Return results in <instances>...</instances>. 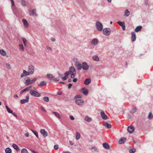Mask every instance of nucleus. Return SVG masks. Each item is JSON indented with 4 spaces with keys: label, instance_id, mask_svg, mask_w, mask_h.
<instances>
[{
    "label": "nucleus",
    "instance_id": "nucleus-12",
    "mask_svg": "<svg viewBox=\"0 0 153 153\" xmlns=\"http://www.w3.org/2000/svg\"><path fill=\"white\" fill-rule=\"evenodd\" d=\"M117 23L122 27L123 30H125L126 29L125 23L124 22H122L120 21H118Z\"/></svg>",
    "mask_w": 153,
    "mask_h": 153
},
{
    "label": "nucleus",
    "instance_id": "nucleus-10",
    "mask_svg": "<svg viewBox=\"0 0 153 153\" xmlns=\"http://www.w3.org/2000/svg\"><path fill=\"white\" fill-rule=\"evenodd\" d=\"M30 74V73L28 71H27L25 70H23V73L21 75V77H23L25 76L29 75Z\"/></svg>",
    "mask_w": 153,
    "mask_h": 153
},
{
    "label": "nucleus",
    "instance_id": "nucleus-24",
    "mask_svg": "<svg viewBox=\"0 0 153 153\" xmlns=\"http://www.w3.org/2000/svg\"><path fill=\"white\" fill-rule=\"evenodd\" d=\"M93 59L96 61L98 62L99 61V57L97 55H94L92 56Z\"/></svg>",
    "mask_w": 153,
    "mask_h": 153
},
{
    "label": "nucleus",
    "instance_id": "nucleus-61",
    "mask_svg": "<svg viewBox=\"0 0 153 153\" xmlns=\"http://www.w3.org/2000/svg\"><path fill=\"white\" fill-rule=\"evenodd\" d=\"M25 92V91H24V89L22 90L20 92V94H23V92Z\"/></svg>",
    "mask_w": 153,
    "mask_h": 153
},
{
    "label": "nucleus",
    "instance_id": "nucleus-9",
    "mask_svg": "<svg viewBox=\"0 0 153 153\" xmlns=\"http://www.w3.org/2000/svg\"><path fill=\"white\" fill-rule=\"evenodd\" d=\"M127 130L130 133H132L134 132V128L133 126H130L128 127Z\"/></svg>",
    "mask_w": 153,
    "mask_h": 153
},
{
    "label": "nucleus",
    "instance_id": "nucleus-26",
    "mask_svg": "<svg viewBox=\"0 0 153 153\" xmlns=\"http://www.w3.org/2000/svg\"><path fill=\"white\" fill-rule=\"evenodd\" d=\"M126 140V139L124 138H121L119 140V143L120 144L124 143Z\"/></svg>",
    "mask_w": 153,
    "mask_h": 153
},
{
    "label": "nucleus",
    "instance_id": "nucleus-45",
    "mask_svg": "<svg viewBox=\"0 0 153 153\" xmlns=\"http://www.w3.org/2000/svg\"><path fill=\"white\" fill-rule=\"evenodd\" d=\"M32 131L34 133V134L36 135V137L38 138V134L37 132H36L33 130H32Z\"/></svg>",
    "mask_w": 153,
    "mask_h": 153
},
{
    "label": "nucleus",
    "instance_id": "nucleus-49",
    "mask_svg": "<svg viewBox=\"0 0 153 153\" xmlns=\"http://www.w3.org/2000/svg\"><path fill=\"white\" fill-rule=\"evenodd\" d=\"M54 148L56 150L58 149L59 148V145H56L54 146Z\"/></svg>",
    "mask_w": 153,
    "mask_h": 153
},
{
    "label": "nucleus",
    "instance_id": "nucleus-11",
    "mask_svg": "<svg viewBox=\"0 0 153 153\" xmlns=\"http://www.w3.org/2000/svg\"><path fill=\"white\" fill-rule=\"evenodd\" d=\"M75 102L76 104L79 105H82L84 104V101L82 100L78 99Z\"/></svg>",
    "mask_w": 153,
    "mask_h": 153
},
{
    "label": "nucleus",
    "instance_id": "nucleus-23",
    "mask_svg": "<svg viewBox=\"0 0 153 153\" xmlns=\"http://www.w3.org/2000/svg\"><path fill=\"white\" fill-rule=\"evenodd\" d=\"M142 27L141 26H139L137 27L136 28L134 29V31L136 32H138L141 30Z\"/></svg>",
    "mask_w": 153,
    "mask_h": 153
},
{
    "label": "nucleus",
    "instance_id": "nucleus-29",
    "mask_svg": "<svg viewBox=\"0 0 153 153\" xmlns=\"http://www.w3.org/2000/svg\"><path fill=\"white\" fill-rule=\"evenodd\" d=\"M0 53L3 56H5L6 55V53L5 51L3 49L0 50Z\"/></svg>",
    "mask_w": 153,
    "mask_h": 153
},
{
    "label": "nucleus",
    "instance_id": "nucleus-32",
    "mask_svg": "<svg viewBox=\"0 0 153 153\" xmlns=\"http://www.w3.org/2000/svg\"><path fill=\"white\" fill-rule=\"evenodd\" d=\"M52 112L57 117H58L59 119H60L61 117L60 116V114L57 112L54 111H52Z\"/></svg>",
    "mask_w": 153,
    "mask_h": 153
},
{
    "label": "nucleus",
    "instance_id": "nucleus-22",
    "mask_svg": "<svg viewBox=\"0 0 153 153\" xmlns=\"http://www.w3.org/2000/svg\"><path fill=\"white\" fill-rule=\"evenodd\" d=\"M12 146L17 152H19L20 151V150L19 149L16 144H12Z\"/></svg>",
    "mask_w": 153,
    "mask_h": 153
},
{
    "label": "nucleus",
    "instance_id": "nucleus-55",
    "mask_svg": "<svg viewBox=\"0 0 153 153\" xmlns=\"http://www.w3.org/2000/svg\"><path fill=\"white\" fill-rule=\"evenodd\" d=\"M25 137H27L29 136V135L28 133H26L25 134Z\"/></svg>",
    "mask_w": 153,
    "mask_h": 153
},
{
    "label": "nucleus",
    "instance_id": "nucleus-14",
    "mask_svg": "<svg viewBox=\"0 0 153 153\" xmlns=\"http://www.w3.org/2000/svg\"><path fill=\"white\" fill-rule=\"evenodd\" d=\"M81 91L82 93L85 95H87L88 94V90L85 88H83L81 89Z\"/></svg>",
    "mask_w": 153,
    "mask_h": 153
},
{
    "label": "nucleus",
    "instance_id": "nucleus-21",
    "mask_svg": "<svg viewBox=\"0 0 153 153\" xmlns=\"http://www.w3.org/2000/svg\"><path fill=\"white\" fill-rule=\"evenodd\" d=\"M91 80L90 78L86 79L84 81V84L86 85H88L90 83H91Z\"/></svg>",
    "mask_w": 153,
    "mask_h": 153
},
{
    "label": "nucleus",
    "instance_id": "nucleus-41",
    "mask_svg": "<svg viewBox=\"0 0 153 153\" xmlns=\"http://www.w3.org/2000/svg\"><path fill=\"white\" fill-rule=\"evenodd\" d=\"M21 4L22 6H25L26 5V2L24 0H22Z\"/></svg>",
    "mask_w": 153,
    "mask_h": 153
},
{
    "label": "nucleus",
    "instance_id": "nucleus-7",
    "mask_svg": "<svg viewBox=\"0 0 153 153\" xmlns=\"http://www.w3.org/2000/svg\"><path fill=\"white\" fill-rule=\"evenodd\" d=\"M82 68L83 70H87L88 69L89 66L87 65L86 62H83L82 63Z\"/></svg>",
    "mask_w": 153,
    "mask_h": 153
},
{
    "label": "nucleus",
    "instance_id": "nucleus-38",
    "mask_svg": "<svg viewBox=\"0 0 153 153\" xmlns=\"http://www.w3.org/2000/svg\"><path fill=\"white\" fill-rule=\"evenodd\" d=\"M21 153H28V152L26 149L23 148L21 150Z\"/></svg>",
    "mask_w": 153,
    "mask_h": 153
},
{
    "label": "nucleus",
    "instance_id": "nucleus-43",
    "mask_svg": "<svg viewBox=\"0 0 153 153\" xmlns=\"http://www.w3.org/2000/svg\"><path fill=\"white\" fill-rule=\"evenodd\" d=\"M43 99L44 101L46 102H48L49 101V99L48 97H44L43 98Z\"/></svg>",
    "mask_w": 153,
    "mask_h": 153
},
{
    "label": "nucleus",
    "instance_id": "nucleus-16",
    "mask_svg": "<svg viewBox=\"0 0 153 153\" xmlns=\"http://www.w3.org/2000/svg\"><path fill=\"white\" fill-rule=\"evenodd\" d=\"M40 133L42 134L43 135V136L45 137H46L48 135L47 132L45 131V130L44 129H41Z\"/></svg>",
    "mask_w": 153,
    "mask_h": 153
},
{
    "label": "nucleus",
    "instance_id": "nucleus-5",
    "mask_svg": "<svg viewBox=\"0 0 153 153\" xmlns=\"http://www.w3.org/2000/svg\"><path fill=\"white\" fill-rule=\"evenodd\" d=\"M111 30L110 28H106L103 30V33L104 35L108 36L110 33Z\"/></svg>",
    "mask_w": 153,
    "mask_h": 153
},
{
    "label": "nucleus",
    "instance_id": "nucleus-59",
    "mask_svg": "<svg viewBox=\"0 0 153 153\" xmlns=\"http://www.w3.org/2000/svg\"><path fill=\"white\" fill-rule=\"evenodd\" d=\"M51 40L52 41V42H54L55 40V39L53 38H51Z\"/></svg>",
    "mask_w": 153,
    "mask_h": 153
},
{
    "label": "nucleus",
    "instance_id": "nucleus-54",
    "mask_svg": "<svg viewBox=\"0 0 153 153\" xmlns=\"http://www.w3.org/2000/svg\"><path fill=\"white\" fill-rule=\"evenodd\" d=\"M62 78L63 80L64 81L67 79V77L65 76L64 77H62Z\"/></svg>",
    "mask_w": 153,
    "mask_h": 153
},
{
    "label": "nucleus",
    "instance_id": "nucleus-44",
    "mask_svg": "<svg viewBox=\"0 0 153 153\" xmlns=\"http://www.w3.org/2000/svg\"><path fill=\"white\" fill-rule=\"evenodd\" d=\"M31 86H30L28 87L25 88L24 89V91H25V92L26 91H28L30 90V89L31 88Z\"/></svg>",
    "mask_w": 153,
    "mask_h": 153
},
{
    "label": "nucleus",
    "instance_id": "nucleus-35",
    "mask_svg": "<svg viewBox=\"0 0 153 153\" xmlns=\"http://www.w3.org/2000/svg\"><path fill=\"white\" fill-rule=\"evenodd\" d=\"M5 152L6 153H11L12 151L10 148H7L5 149Z\"/></svg>",
    "mask_w": 153,
    "mask_h": 153
},
{
    "label": "nucleus",
    "instance_id": "nucleus-18",
    "mask_svg": "<svg viewBox=\"0 0 153 153\" xmlns=\"http://www.w3.org/2000/svg\"><path fill=\"white\" fill-rule=\"evenodd\" d=\"M102 145L103 147L106 149H109L110 148V147L109 144L107 143H103Z\"/></svg>",
    "mask_w": 153,
    "mask_h": 153
},
{
    "label": "nucleus",
    "instance_id": "nucleus-53",
    "mask_svg": "<svg viewBox=\"0 0 153 153\" xmlns=\"http://www.w3.org/2000/svg\"><path fill=\"white\" fill-rule=\"evenodd\" d=\"M69 118L71 120H74V117L72 116H70L69 117Z\"/></svg>",
    "mask_w": 153,
    "mask_h": 153
},
{
    "label": "nucleus",
    "instance_id": "nucleus-52",
    "mask_svg": "<svg viewBox=\"0 0 153 153\" xmlns=\"http://www.w3.org/2000/svg\"><path fill=\"white\" fill-rule=\"evenodd\" d=\"M10 1L11 2L12 6V7L14 6V1H13V0H10Z\"/></svg>",
    "mask_w": 153,
    "mask_h": 153
},
{
    "label": "nucleus",
    "instance_id": "nucleus-20",
    "mask_svg": "<svg viewBox=\"0 0 153 153\" xmlns=\"http://www.w3.org/2000/svg\"><path fill=\"white\" fill-rule=\"evenodd\" d=\"M22 21L24 23V27L25 28H27L28 27L29 25L26 19H23L22 20Z\"/></svg>",
    "mask_w": 153,
    "mask_h": 153
},
{
    "label": "nucleus",
    "instance_id": "nucleus-34",
    "mask_svg": "<svg viewBox=\"0 0 153 153\" xmlns=\"http://www.w3.org/2000/svg\"><path fill=\"white\" fill-rule=\"evenodd\" d=\"M22 40L24 46H27L26 43L27 42L26 39L25 38L23 37L22 38Z\"/></svg>",
    "mask_w": 153,
    "mask_h": 153
},
{
    "label": "nucleus",
    "instance_id": "nucleus-62",
    "mask_svg": "<svg viewBox=\"0 0 153 153\" xmlns=\"http://www.w3.org/2000/svg\"><path fill=\"white\" fill-rule=\"evenodd\" d=\"M13 97H14V98H18V96L16 94Z\"/></svg>",
    "mask_w": 153,
    "mask_h": 153
},
{
    "label": "nucleus",
    "instance_id": "nucleus-6",
    "mask_svg": "<svg viewBox=\"0 0 153 153\" xmlns=\"http://www.w3.org/2000/svg\"><path fill=\"white\" fill-rule=\"evenodd\" d=\"M28 71L31 74H33L34 71V67L32 65H30L29 66Z\"/></svg>",
    "mask_w": 153,
    "mask_h": 153
},
{
    "label": "nucleus",
    "instance_id": "nucleus-1",
    "mask_svg": "<svg viewBox=\"0 0 153 153\" xmlns=\"http://www.w3.org/2000/svg\"><path fill=\"white\" fill-rule=\"evenodd\" d=\"M37 79L35 78L32 80H30L29 77H27V79L25 82V84L27 86L35 82Z\"/></svg>",
    "mask_w": 153,
    "mask_h": 153
},
{
    "label": "nucleus",
    "instance_id": "nucleus-46",
    "mask_svg": "<svg viewBox=\"0 0 153 153\" xmlns=\"http://www.w3.org/2000/svg\"><path fill=\"white\" fill-rule=\"evenodd\" d=\"M59 80V77H57L56 78H54L53 79V81L55 82L58 81Z\"/></svg>",
    "mask_w": 153,
    "mask_h": 153
},
{
    "label": "nucleus",
    "instance_id": "nucleus-33",
    "mask_svg": "<svg viewBox=\"0 0 153 153\" xmlns=\"http://www.w3.org/2000/svg\"><path fill=\"white\" fill-rule=\"evenodd\" d=\"M76 139L77 140H79L80 137V135L78 132H76Z\"/></svg>",
    "mask_w": 153,
    "mask_h": 153
},
{
    "label": "nucleus",
    "instance_id": "nucleus-4",
    "mask_svg": "<svg viewBox=\"0 0 153 153\" xmlns=\"http://www.w3.org/2000/svg\"><path fill=\"white\" fill-rule=\"evenodd\" d=\"M97 29L99 31H101L103 29L102 24L100 22H97L96 24Z\"/></svg>",
    "mask_w": 153,
    "mask_h": 153
},
{
    "label": "nucleus",
    "instance_id": "nucleus-15",
    "mask_svg": "<svg viewBox=\"0 0 153 153\" xmlns=\"http://www.w3.org/2000/svg\"><path fill=\"white\" fill-rule=\"evenodd\" d=\"M98 39L97 38H94L92 40L91 44L93 45H96L98 44Z\"/></svg>",
    "mask_w": 153,
    "mask_h": 153
},
{
    "label": "nucleus",
    "instance_id": "nucleus-13",
    "mask_svg": "<svg viewBox=\"0 0 153 153\" xmlns=\"http://www.w3.org/2000/svg\"><path fill=\"white\" fill-rule=\"evenodd\" d=\"M100 114L103 120H106L108 119V117L105 114L103 111H102L101 112Z\"/></svg>",
    "mask_w": 153,
    "mask_h": 153
},
{
    "label": "nucleus",
    "instance_id": "nucleus-56",
    "mask_svg": "<svg viewBox=\"0 0 153 153\" xmlns=\"http://www.w3.org/2000/svg\"><path fill=\"white\" fill-rule=\"evenodd\" d=\"M72 85L70 83L68 85V88L69 89L71 88V87L72 86Z\"/></svg>",
    "mask_w": 153,
    "mask_h": 153
},
{
    "label": "nucleus",
    "instance_id": "nucleus-57",
    "mask_svg": "<svg viewBox=\"0 0 153 153\" xmlns=\"http://www.w3.org/2000/svg\"><path fill=\"white\" fill-rule=\"evenodd\" d=\"M13 115L14 117H16V118H17V116L16 114L15 113H13L12 112V113H11Z\"/></svg>",
    "mask_w": 153,
    "mask_h": 153
},
{
    "label": "nucleus",
    "instance_id": "nucleus-40",
    "mask_svg": "<svg viewBox=\"0 0 153 153\" xmlns=\"http://www.w3.org/2000/svg\"><path fill=\"white\" fill-rule=\"evenodd\" d=\"M20 49L22 51H24V48L23 45L20 44L19 45Z\"/></svg>",
    "mask_w": 153,
    "mask_h": 153
},
{
    "label": "nucleus",
    "instance_id": "nucleus-25",
    "mask_svg": "<svg viewBox=\"0 0 153 153\" xmlns=\"http://www.w3.org/2000/svg\"><path fill=\"white\" fill-rule=\"evenodd\" d=\"M103 125L107 127V128H110L111 127V124H109L108 123L105 122L103 124Z\"/></svg>",
    "mask_w": 153,
    "mask_h": 153
},
{
    "label": "nucleus",
    "instance_id": "nucleus-64",
    "mask_svg": "<svg viewBox=\"0 0 153 153\" xmlns=\"http://www.w3.org/2000/svg\"><path fill=\"white\" fill-rule=\"evenodd\" d=\"M69 142H70V144H71V145H73L74 143H72V142H71V141H70Z\"/></svg>",
    "mask_w": 153,
    "mask_h": 153
},
{
    "label": "nucleus",
    "instance_id": "nucleus-60",
    "mask_svg": "<svg viewBox=\"0 0 153 153\" xmlns=\"http://www.w3.org/2000/svg\"><path fill=\"white\" fill-rule=\"evenodd\" d=\"M58 75H59V76L60 77H61V78H62V74H61L59 73H58Z\"/></svg>",
    "mask_w": 153,
    "mask_h": 153
},
{
    "label": "nucleus",
    "instance_id": "nucleus-2",
    "mask_svg": "<svg viewBox=\"0 0 153 153\" xmlns=\"http://www.w3.org/2000/svg\"><path fill=\"white\" fill-rule=\"evenodd\" d=\"M70 73L71 74V77L72 78H74L76 75V72L75 68L73 66L69 68Z\"/></svg>",
    "mask_w": 153,
    "mask_h": 153
},
{
    "label": "nucleus",
    "instance_id": "nucleus-31",
    "mask_svg": "<svg viewBox=\"0 0 153 153\" xmlns=\"http://www.w3.org/2000/svg\"><path fill=\"white\" fill-rule=\"evenodd\" d=\"M85 119L86 121L88 122H91L92 120L91 118L88 116L85 117Z\"/></svg>",
    "mask_w": 153,
    "mask_h": 153
},
{
    "label": "nucleus",
    "instance_id": "nucleus-17",
    "mask_svg": "<svg viewBox=\"0 0 153 153\" xmlns=\"http://www.w3.org/2000/svg\"><path fill=\"white\" fill-rule=\"evenodd\" d=\"M131 41L132 42H134L136 39V34L135 32H132L131 33Z\"/></svg>",
    "mask_w": 153,
    "mask_h": 153
},
{
    "label": "nucleus",
    "instance_id": "nucleus-36",
    "mask_svg": "<svg viewBox=\"0 0 153 153\" xmlns=\"http://www.w3.org/2000/svg\"><path fill=\"white\" fill-rule=\"evenodd\" d=\"M130 14V12L127 9L125 10V16H128Z\"/></svg>",
    "mask_w": 153,
    "mask_h": 153
},
{
    "label": "nucleus",
    "instance_id": "nucleus-47",
    "mask_svg": "<svg viewBox=\"0 0 153 153\" xmlns=\"http://www.w3.org/2000/svg\"><path fill=\"white\" fill-rule=\"evenodd\" d=\"M137 109L136 108H132L131 112L133 113H135L137 111Z\"/></svg>",
    "mask_w": 153,
    "mask_h": 153
},
{
    "label": "nucleus",
    "instance_id": "nucleus-30",
    "mask_svg": "<svg viewBox=\"0 0 153 153\" xmlns=\"http://www.w3.org/2000/svg\"><path fill=\"white\" fill-rule=\"evenodd\" d=\"M46 84V82L45 81H42L39 84V86L41 87L45 85Z\"/></svg>",
    "mask_w": 153,
    "mask_h": 153
},
{
    "label": "nucleus",
    "instance_id": "nucleus-58",
    "mask_svg": "<svg viewBox=\"0 0 153 153\" xmlns=\"http://www.w3.org/2000/svg\"><path fill=\"white\" fill-rule=\"evenodd\" d=\"M77 79L76 78H74L73 79V81L74 82H76L77 81Z\"/></svg>",
    "mask_w": 153,
    "mask_h": 153
},
{
    "label": "nucleus",
    "instance_id": "nucleus-3",
    "mask_svg": "<svg viewBox=\"0 0 153 153\" xmlns=\"http://www.w3.org/2000/svg\"><path fill=\"white\" fill-rule=\"evenodd\" d=\"M30 93L31 95L35 97H38L40 96V94L37 91L33 89L30 90Z\"/></svg>",
    "mask_w": 153,
    "mask_h": 153
},
{
    "label": "nucleus",
    "instance_id": "nucleus-27",
    "mask_svg": "<svg viewBox=\"0 0 153 153\" xmlns=\"http://www.w3.org/2000/svg\"><path fill=\"white\" fill-rule=\"evenodd\" d=\"M76 66L78 70H81L82 68V65L81 64L79 63H76Z\"/></svg>",
    "mask_w": 153,
    "mask_h": 153
},
{
    "label": "nucleus",
    "instance_id": "nucleus-8",
    "mask_svg": "<svg viewBox=\"0 0 153 153\" xmlns=\"http://www.w3.org/2000/svg\"><path fill=\"white\" fill-rule=\"evenodd\" d=\"M29 96L28 95H27V96H26V97L25 99H22L21 100L20 103L22 104H23L29 101Z\"/></svg>",
    "mask_w": 153,
    "mask_h": 153
},
{
    "label": "nucleus",
    "instance_id": "nucleus-39",
    "mask_svg": "<svg viewBox=\"0 0 153 153\" xmlns=\"http://www.w3.org/2000/svg\"><path fill=\"white\" fill-rule=\"evenodd\" d=\"M153 117V116L152 114V113L151 112H150L148 117V119L149 120H151L152 119Z\"/></svg>",
    "mask_w": 153,
    "mask_h": 153
},
{
    "label": "nucleus",
    "instance_id": "nucleus-42",
    "mask_svg": "<svg viewBox=\"0 0 153 153\" xmlns=\"http://www.w3.org/2000/svg\"><path fill=\"white\" fill-rule=\"evenodd\" d=\"M136 151V149L135 148L131 149L129 150V152L130 153H134Z\"/></svg>",
    "mask_w": 153,
    "mask_h": 153
},
{
    "label": "nucleus",
    "instance_id": "nucleus-63",
    "mask_svg": "<svg viewBox=\"0 0 153 153\" xmlns=\"http://www.w3.org/2000/svg\"><path fill=\"white\" fill-rule=\"evenodd\" d=\"M145 4L146 5H147L148 4V1H145Z\"/></svg>",
    "mask_w": 153,
    "mask_h": 153
},
{
    "label": "nucleus",
    "instance_id": "nucleus-28",
    "mask_svg": "<svg viewBox=\"0 0 153 153\" xmlns=\"http://www.w3.org/2000/svg\"><path fill=\"white\" fill-rule=\"evenodd\" d=\"M46 76L50 80H53L54 78V76L51 74H48Z\"/></svg>",
    "mask_w": 153,
    "mask_h": 153
},
{
    "label": "nucleus",
    "instance_id": "nucleus-37",
    "mask_svg": "<svg viewBox=\"0 0 153 153\" xmlns=\"http://www.w3.org/2000/svg\"><path fill=\"white\" fill-rule=\"evenodd\" d=\"M5 107L7 109V112L9 113H12L13 111L10 110L9 107L7 105H5Z\"/></svg>",
    "mask_w": 153,
    "mask_h": 153
},
{
    "label": "nucleus",
    "instance_id": "nucleus-50",
    "mask_svg": "<svg viewBox=\"0 0 153 153\" xmlns=\"http://www.w3.org/2000/svg\"><path fill=\"white\" fill-rule=\"evenodd\" d=\"M41 110L44 111L45 112H47L46 111L44 108L42 107H41Z\"/></svg>",
    "mask_w": 153,
    "mask_h": 153
},
{
    "label": "nucleus",
    "instance_id": "nucleus-48",
    "mask_svg": "<svg viewBox=\"0 0 153 153\" xmlns=\"http://www.w3.org/2000/svg\"><path fill=\"white\" fill-rule=\"evenodd\" d=\"M70 74V72H69V71L66 72H65V76L67 77L68 76L69 74Z\"/></svg>",
    "mask_w": 153,
    "mask_h": 153
},
{
    "label": "nucleus",
    "instance_id": "nucleus-19",
    "mask_svg": "<svg viewBox=\"0 0 153 153\" xmlns=\"http://www.w3.org/2000/svg\"><path fill=\"white\" fill-rule=\"evenodd\" d=\"M36 9H33L32 10H30L29 11V14L30 16H37V14L36 13Z\"/></svg>",
    "mask_w": 153,
    "mask_h": 153
},
{
    "label": "nucleus",
    "instance_id": "nucleus-51",
    "mask_svg": "<svg viewBox=\"0 0 153 153\" xmlns=\"http://www.w3.org/2000/svg\"><path fill=\"white\" fill-rule=\"evenodd\" d=\"M46 48L49 51H51L52 50V49L51 48L49 47L47 45L46 46Z\"/></svg>",
    "mask_w": 153,
    "mask_h": 153
}]
</instances>
